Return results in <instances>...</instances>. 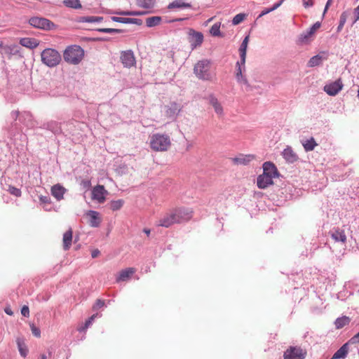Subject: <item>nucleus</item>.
Segmentation results:
<instances>
[{
	"label": "nucleus",
	"instance_id": "e433bc0d",
	"mask_svg": "<svg viewBox=\"0 0 359 359\" xmlns=\"http://www.w3.org/2000/svg\"><path fill=\"white\" fill-rule=\"evenodd\" d=\"M350 323V319L348 317L343 316L341 318H338L336 319L334 322V325L336 328L340 329L348 325Z\"/></svg>",
	"mask_w": 359,
	"mask_h": 359
},
{
	"label": "nucleus",
	"instance_id": "c85d7f7f",
	"mask_svg": "<svg viewBox=\"0 0 359 359\" xmlns=\"http://www.w3.org/2000/svg\"><path fill=\"white\" fill-rule=\"evenodd\" d=\"M20 44L24 47L34 49L39 46V43L37 39L26 37L20 40Z\"/></svg>",
	"mask_w": 359,
	"mask_h": 359
},
{
	"label": "nucleus",
	"instance_id": "5701e85b",
	"mask_svg": "<svg viewBox=\"0 0 359 359\" xmlns=\"http://www.w3.org/2000/svg\"><path fill=\"white\" fill-rule=\"evenodd\" d=\"M41 128L48 130L54 134H59L61 133L60 123L55 121H50L43 123L41 126Z\"/></svg>",
	"mask_w": 359,
	"mask_h": 359
},
{
	"label": "nucleus",
	"instance_id": "680f3d73",
	"mask_svg": "<svg viewBox=\"0 0 359 359\" xmlns=\"http://www.w3.org/2000/svg\"><path fill=\"white\" fill-rule=\"evenodd\" d=\"M48 355L45 353L41 354L39 357V359H47L48 357H50L52 355V351L50 349L48 350Z\"/></svg>",
	"mask_w": 359,
	"mask_h": 359
},
{
	"label": "nucleus",
	"instance_id": "aec40b11",
	"mask_svg": "<svg viewBox=\"0 0 359 359\" xmlns=\"http://www.w3.org/2000/svg\"><path fill=\"white\" fill-rule=\"evenodd\" d=\"M89 217V224L92 227H97L100 226L101 219L100 218V214L98 212L95 210H88L86 214Z\"/></svg>",
	"mask_w": 359,
	"mask_h": 359
},
{
	"label": "nucleus",
	"instance_id": "4c0bfd02",
	"mask_svg": "<svg viewBox=\"0 0 359 359\" xmlns=\"http://www.w3.org/2000/svg\"><path fill=\"white\" fill-rule=\"evenodd\" d=\"M103 18L100 16H84L81 17L80 22H100L102 21Z\"/></svg>",
	"mask_w": 359,
	"mask_h": 359
},
{
	"label": "nucleus",
	"instance_id": "69168bd1",
	"mask_svg": "<svg viewBox=\"0 0 359 359\" xmlns=\"http://www.w3.org/2000/svg\"><path fill=\"white\" fill-rule=\"evenodd\" d=\"M282 1H280V2L278 3H276L271 8L272 9V11H273L274 10L277 9L282 4Z\"/></svg>",
	"mask_w": 359,
	"mask_h": 359
},
{
	"label": "nucleus",
	"instance_id": "b1692460",
	"mask_svg": "<svg viewBox=\"0 0 359 359\" xmlns=\"http://www.w3.org/2000/svg\"><path fill=\"white\" fill-rule=\"evenodd\" d=\"M249 42V36H246L243 40L241 45L239 48V53H240V61H241V64L243 65V68L245 69V59H246V53L248 44Z\"/></svg>",
	"mask_w": 359,
	"mask_h": 359
},
{
	"label": "nucleus",
	"instance_id": "0eeeda50",
	"mask_svg": "<svg viewBox=\"0 0 359 359\" xmlns=\"http://www.w3.org/2000/svg\"><path fill=\"white\" fill-rule=\"evenodd\" d=\"M188 41L190 43L191 50H194L202 44L203 41V35L200 32H196L193 29H189L188 32Z\"/></svg>",
	"mask_w": 359,
	"mask_h": 359
},
{
	"label": "nucleus",
	"instance_id": "ddd939ff",
	"mask_svg": "<svg viewBox=\"0 0 359 359\" xmlns=\"http://www.w3.org/2000/svg\"><path fill=\"white\" fill-rule=\"evenodd\" d=\"M121 61L125 67L130 68L135 65V58L132 50L123 51L121 55Z\"/></svg>",
	"mask_w": 359,
	"mask_h": 359
},
{
	"label": "nucleus",
	"instance_id": "c756f323",
	"mask_svg": "<svg viewBox=\"0 0 359 359\" xmlns=\"http://www.w3.org/2000/svg\"><path fill=\"white\" fill-rule=\"evenodd\" d=\"M348 344H344L341 346L332 355L331 359H343L345 358L348 354Z\"/></svg>",
	"mask_w": 359,
	"mask_h": 359
},
{
	"label": "nucleus",
	"instance_id": "3c124183",
	"mask_svg": "<svg viewBox=\"0 0 359 359\" xmlns=\"http://www.w3.org/2000/svg\"><path fill=\"white\" fill-rule=\"evenodd\" d=\"M105 305V303H104V300H102V299H97L95 302V304H94L93 306V309L94 310H97L100 308H102L103 306H104Z\"/></svg>",
	"mask_w": 359,
	"mask_h": 359
},
{
	"label": "nucleus",
	"instance_id": "ea45409f",
	"mask_svg": "<svg viewBox=\"0 0 359 359\" xmlns=\"http://www.w3.org/2000/svg\"><path fill=\"white\" fill-rule=\"evenodd\" d=\"M64 4L67 7L75 9L81 8L79 0H65Z\"/></svg>",
	"mask_w": 359,
	"mask_h": 359
},
{
	"label": "nucleus",
	"instance_id": "a211bd4d",
	"mask_svg": "<svg viewBox=\"0 0 359 359\" xmlns=\"http://www.w3.org/2000/svg\"><path fill=\"white\" fill-rule=\"evenodd\" d=\"M176 224V220L175 219V215H173L172 211L168 212L165 214L163 217L159 219L158 226L163 227H169L171 225Z\"/></svg>",
	"mask_w": 359,
	"mask_h": 359
},
{
	"label": "nucleus",
	"instance_id": "052dcab7",
	"mask_svg": "<svg viewBox=\"0 0 359 359\" xmlns=\"http://www.w3.org/2000/svg\"><path fill=\"white\" fill-rule=\"evenodd\" d=\"M354 15L355 16V19L353 21V23L359 20V5L354 9Z\"/></svg>",
	"mask_w": 359,
	"mask_h": 359
},
{
	"label": "nucleus",
	"instance_id": "20e7f679",
	"mask_svg": "<svg viewBox=\"0 0 359 359\" xmlns=\"http://www.w3.org/2000/svg\"><path fill=\"white\" fill-rule=\"evenodd\" d=\"M170 144V137L167 135L154 134L152 135L150 141L151 149L158 151L168 150Z\"/></svg>",
	"mask_w": 359,
	"mask_h": 359
},
{
	"label": "nucleus",
	"instance_id": "37998d69",
	"mask_svg": "<svg viewBox=\"0 0 359 359\" xmlns=\"http://www.w3.org/2000/svg\"><path fill=\"white\" fill-rule=\"evenodd\" d=\"M220 24L219 23H215L214 24L210 29V32L213 36H220Z\"/></svg>",
	"mask_w": 359,
	"mask_h": 359
},
{
	"label": "nucleus",
	"instance_id": "a18cd8bd",
	"mask_svg": "<svg viewBox=\"0 0 359 359\" xmlns=\"http://www.w3.org/2000/svg\"><path fill=\"white\" fill-rule=\"evenodd\" d=\"M245 18V15L244 13H238L236 15L232 20L233 25H237L240 24L241 22L244 20Z\"/></svg>",
	"mask_w": 359,
	"mask_h": 359
},
{
	"label": "nucleus",
	"instance_id": "09e8293b",
	"mask_svg": "<svg viewBox=\"0 0 359 359\" xmlns=\"http://www.w3.org/2000/svg\"><path fill=\"white\" fill-rule=\"evenodd\" d=\"M31 330L33 334L36 337H40L41 336V330L39 327H36L34 324L30 325Z\"/></svg>",
	"mask_w": 359,
	"mask_h": 359
},
{
	"label": "nucleus",
	"instance_id": "423d86ee",
	"mask_svg": "<svg viewBox=\"0 0 359 359\" xmlns=\"http://www.w3.org/2000/svg\"><path fill=\"white\" fill-rule=\"evenodd\" d=\"M29 24L34 28L50 31L56 29L57 25L50 20L42 17H32Z\"/></svg>",
	"mask_w": 359,
	"mask_h": 359
},
{
	"label": "nucleus",
	"instance_id": "f03ea898",
	"mask_svg": "<svg viewBox=\"0 0 359 359\" xmlns=\"http://www.w3.org/2000/svg\"><path fill=\"white\" fill-rule=\"evenodd\" d=\"M211 62L208 59L198 61L194 67V74L200 80L211 81L213 74L210 71Z\"/></svg>",
	"mask_w": 359,
	"mask_h": 359
},
{
	"label": "nucleus",
	"instance_id": "f3484780",
	"mask_svg": "<svg viewBox=\"0 0 359 359\" xmlns=\"http://www.w3.org/2000/svg\"><path fill=\"white\" fill-rule=\"evenodd\" d=\"M263 173L267 175H270L271 177L275 178L278 177L279 175L277 168L270 161H266L263 164Z\"/></svg>",
	"mask_w": 359,
	"mask_h": 359
},
{
	"label": "nucleus",
	"instance_id": "72a5a7b5",
	"mask_svg": "<svg viewBox=\"0 0 359 359\" xmlns=\"http://www.w3.org/2000/svg\"><path fill=\"white\" fill-rule=\"evenodd\" d=\"M302 145L306 151H311L317 146V143L313 137H311L310 139L302 142Z\"/></svg>",
	"mask_w": 359,
	"mask_h": 359
},
{
	"label": "nucleus",
	"instance_id": "dca6fc26",
	"mask_svg": "<svg viewBox=\"0 0 359 359\" xmlns=\"http://www.w3.org/2000/svg\"><path fill=\"white\" fill-rule=\"evenodd\" d=\"M273 177L270 175H267L266 174L262 173L259 175L257 179V184L259 189H264L267 188L269 186L273 184Z\"/></svg>",
	"mask_w": 359,
	"mask_h": 359
},
{
	"label": "nucleus",
	"instance_id": "e2e57ef3",
	"mask_svg": "<svg viewBox=\"0 0 359 359\" xmlns=\"http://www.w3.org/2000/svg\"><path fill=\"white\" fill-rule=\"evenodd\" d=\"M332 3V0H327V3H326V5H325V9H324V11H323V15H325V13L327 12L328 8L330 7V4Z\"/></svg>",
	"mask_w": 359,
	"mask_h": 359
},
{
	"label": "nucleus",
	"instance_id": "0e129e2a",
	"mask_svg": "<svg viewBox=\"0 0 359 359\" xmlns=\"http://www.w3.org/2000/svg\"><path fill=\"white\" fill-rule=\"evenodd\" d=\"M99 255H100V251L98 250H95L91 253V256L93 258L97 257Z\"/></svg>",
	"mask_w": 359,
	"mask_h": 359
},
{
	"label": "nucleus",
	"instance_id": "58836bf2",
	"mask_svg": "<svg viewBox=\"0 0 359 359\" xmlns=\"http://www.w3.org/2000/svg\"><path fill=\"white\" fill-rule=\"evenodd\" d=\"M112 13L120 15H127V16H140L144 15L146 12L144 11H115L112 12Z\"/></svg>",
	"mask_w": 359,
	"mask_h": 359
},
{
	"label": "nucleus",
	"instance_id": "c03bdc74",
	"mask_svg": "<svg viewBox=\"0 0 359 359\" xmlns=\"http://www.w3.org/2000/svg\"><path fill=\"white\" fill-rule=\"evenodd\" d=\"M97 31L100 32L108 33V34H118V33L123 32V31L121 29H114V28H100V29H98Z\"/></svg>",
	"mask_w": 359,
	"mask_h": 359
},
{
	"label": "nucleus",
	"instance_id": "1a4fd4ad",
	"mask_svg": "<svg viewBox=\"0 0 359 359\" xmlns=\"http://www.w3.org/2000/svg\"><path fill=\"white\" fill-rule=\"evenodd\" d=\"M306 355L304 352L300 347L290 346L284 352V359H304Z\"/></svg>",
	"mask_w": 359,
	"mask_h": 359
},
{
	"label": "nucleus",
	"instance_id": "a878e982",
	"mask_svg": "<svg viewBox=\"0 0 359 359\" xmlns=\"http://www.w3.org/2000/svg\"><path fill=\"white\" fill-rule=\"evenodd\" d=\"M111 19L114 22L123 24H135L137 25H141L142 24V20L139 18H128L113 16L111 18Z\"/></svg>",
	"mask_w": 359,
	"mask_h": 359
},
{
	"label": "nucleus",
	"instance_id": "9d476101",
	"mask_svg": "<svg viewBox=\"0 0 359 359\" xmlns=\"http://www.w3.org/2000/svg\"><path fill=\"white\" fill-rule=\"evenodd\" d=\"M343 88V83L341 79H338L334 82L328 83L324 86V90L331 96H334L339 91L341 90Z\"/></svg>",
	"mask_w": 359,
	"mask_h": 359
},
{
	"label": "nucleus",
	"instance_id": "79ce46f5",
	"mask_svg": "<svg viewBox=\"0 0 359 359\" xmlns=\"http://www.w3.org/2000/svg\"><path fill=\"white\" fill-rule=\"evenodd\" d=\"M346 19H347V13L346 12H343L340 15L339 23L337 28V32H339L341 31L344 24L346 22Z\"/></svg>",
	"mask_w": 359,
	"mask_h": 359
},
{
	"label": "nucleus",
	"instance_id": "9b49d317",
	"mask_svg": "<svg viewBox=\"0 0 359 359\" xmlns=\"http://www.w3.org/2000/svg\"><path fill=\"white\" fill-rule=\"evenodd\" d=\"M180 111V105L175 102L165 106V115L171 120H175Z\"/></svg>",
	"mask_w": 359,
	"mask_h": 359
},
{
	"label": "nucleus",
	"instance_id": "412c9836",
	"mask_svg": "<svg viewBox=\"0 0 359 359\" xmlns=\"http://www.w3.org/2000/svg\"><path fill=\"white\" fill-rule=\"evenodd\" d=\"M208 100L210 104H211L214 108L215 113L218 116H222L224 115L223 107L220 102L218 101L217 98L215 97L213 95H210L208 97Z\"/></svg>",
	"mask_w": 359,
	"mask_h": 359
},
{
	"label": "nucleus",
	"instance_id": "2eb2a0df",
	"mask_svg": "<svg viewBox=\"0 0 359 359\" xmlns=\"http://www.w3.org/2000/svg\"><path fill=\"white\" fill-rule=\"evenodd\" d=\"M245 68H243V65L241 64V61H238L236 62V79L239 83L243 84L248 87L250 86V84L248 81V79L245 76L243 75V71H245Z\"/></svg>",
	"mask_w": 359,
	"mask_h": 359
},
{
	"label": "nucleus",
	"instance_id": "bb28decb",
	"mask_svg": "<svg viewBox=\"0 0 359 359\" xmlns=\"http://www.w3.org/2000/svg\"><path fill=\"white\" fill-rule=\"evenodd\" d=\"M330 235L332 238L335 242H341L342 243H345L346 241V236L343 230H340L339 229H334L330 231Z\"/></svg>",
	"mask_w": 359,
	"mask_h": 359
},
{
	"label": "nucleus",
	"instance_id": "6e6552de",
	"mask_svg": "<svg viewBox=\"0 0 359 359\" xmlns=\"http://www.w3.org/2000/svg\"><path fill=\"white\" fill-rule=\"evenodd\" d=\"M176 223H182L189 220L192 217V211L189 208H180L172 210Z\"/></svg>",
	"mask_w": 359,
	"mask_h": 359
},
{
	"label": "nucleus",
	"instance_id": "13d9d810",
	"mask_svg": "<svg viewBox=\"0 0 359 359\" xmlns=\"http://www.w3.org/2000/svg\"><path fill=\"white\" fill-rule=\"evenodd\" d=\"M302 1L305 8H309L313 5V0H302Z\"/></svg>",
	"mask_w": 359,
	"mask_h": 359
},
{
	"label": "nucleus",
	"instance_id": "5fc2aeb1",
	"mask_svg": "<svg viewBox=\"0 0 359 359\" xmlns=\"http://www.w3.org/2000/svg\"><path fill=\"white\" fill-rule=\"evenodd\" d=\"M21 313L25 317H28L29 316V309L27 306H23L21 309Z\"/></svg>",
	"mask_w": 359,
	"mask_h": 359
},
{
	"label": "nucleus",
	"instance_id": "4d7b16f0",
	"mask_svg": "<svg viewBox=\"0 0 359 359\" xmlns=\"http://www.w3.org/2000/svg\"><path fill=\"white\" fill-rule=\"evenodd\" d=\"M351 344H358L359 343V332L354 335L349 341Z\"/></svg>",
	"mask_w": 359,
	"mask_h": 359
},
{
	"label": "nucleus",
	"instance_id": "864d4df0",
	"mask_svg": "<svg viewBox=\"0 0 359 359\" xmlns=\"http://www.w3.org/2000/svg\"><path fill=\"white\" fill-rule=\"evenodd\" d=\"M19 352L22 357H25L27 355L28 350L26 348H23L20 343H18Z\"/></svg>",
	"mask_w": 359,
	"mask_h": 359
},
{
	"label": "nucleus",
	"instance_id": "338daca9",
	"mask_svg": "<svg viewBox=\"0 0 359 359\" xmlns=\"http://www.w3.org/2000/svg\"><path fill=\"white\" fill-rule=\"evenodd\" d=\"M44 210H46V211H49L51 210V207H50V205H44V207H43Z\"/></svg>",
	"mask_w": 359,
	"mask_h": 359
},
{
	"label": "nucleus",
	"instance_id": "4be33fe9",
	"mask_svg": "<svg viewBox=\"0 0 359 359\" xmlns=\"http://www.w3.org/2000/svg\"><path fill=\"white\" fill-rule=\"evenodd\" d=\"M66 191V189L60 184L53 185L50 190L52 196H54L58 201L63 199L64 194H65Z\"/></svg>",
	"mask_w": 359,
	"mask_h": 359
},
{
	"label": "nucleus",
	"instance_id": "de8ad7c7",
	"mask_svg": "<svg viewBox=\"0 0 359 359\" xmlns=\"http://www.w3.org/2000/svg\"><path fill=\"white\" fill-rule=\"evenodd\" d=\"M8 191L11 194L16 196V197H19L21 196V191L20 189L18 188H16L15 187H13V186H9L8 187Z\"/></svg>",
	"mask_w": 359,
	"mask_h": 359
},
{
	"label": "nucleus",
	"instance_id": "bf43d9fd",
	"mask_svg": "<svg viewBox=\"0 0 359 359\" xmlns=\"http://www.w3.org/2000/svg\"><path fill=\"white\" fill-rule=\"evenodd\" d=\"M270 12H272V9L271 8H265L259 15V18H261V17H262V16L269 13Z\"/></svg>",
	"mask_w": 359,
	"mask_h": 359
},
{
	"label": "nucleus",
	"instance_id": "cd10ccee",
	"mask_svg": "<svg viewBox=\"0 0 359 359\" xmlns=\"http://www.w3.org/2000/svg\"><path fill=\"white\" fill-rule=\"evenodd\" d=\"M135 269L134 268H127L120 271L118 276L116 277V282L126 281L128 280L134 273Z\"/></svg>",
	"mask_w": 359,
	"mask_h": 359
},
{
	"label": "nucleus",
	"instance_id": "2f4dec72",
	"mask_svg": "<svg viewBox=\"0 0 359 359\" xmlns=\"http://www.w3.org/2000/svg\"><path fill=\"white\" fill-rule=\"evenodd\" d=\"M72 241V231L69 229L63 235V248L65 250H68L71 245Z\"/></svg>",
	"mask_w": 359,
	"mask_h": 359
},
{
	"label": "nucleus",
	"instance_id": "774afa93",
	"mask_svg": "<svg viewBox=\"0 0 359 359\" xmlns=\"http://www.w3.org/2000/svg\"><path fill=\"white\" fill-rule=\"evenodd\" d=\"M5 312L10 316H11L13 314V312L10 309H6Z\"/></svg>",
	"mask_w": 359,
	"mask_h": 359
},
{
	"label": "nucleus",
	"instance_id": "8fccbe9b",
	"mask_svg": "<svg viewBox=\"0 0 359 359\" xmlns=\"http://www.w3.org/2000/svg\"><path fill=\"white\" fill-rule=\"evenodd\" d=\"M39 201L44 205H50V198L48 196H41Z\"/></svg>",
	"mask_w": 359,
	"mask_h": 359
},
{
	"label": "nucleus",
	"instance_id": "49530a36",
	"mask_svg": "<svg viewBox=\"0 0 359 359\" xmlns=\"http://www.w3.org/2000/svg\"><path fill=\"white\" fill-rule=\"evenodd\" d=\"M313 35V34L311 32H310V30H309V29L304 32L299 36V41L302 42V43H305L306 42L309 38Z\"/></svg>",
	"mask_w": 359,
	"mask_h": 359
},
{
	"label": "nucleus",
	"instance_id": "603ef678",
	"mask_svg": "<svg viewBox=\"0 0 359 359\" xmlns=\"http://www.w3.org/2000/svg\"><path fill=\"white\" fill-rule=\"evenodd\" d=\"M97 314L93 315L90 318H89L85 323V326L83 329L88 328L93 323L94 319L97 317Z\"/></svg>",
	"mask_w": 359,
	"mask_h": 359
},
{
	"label": "nucleus",
	"instance_id": "4468645a",
	"mask_svg": "<svg viewBox=\"0 0 359 359\" xmlns=\"http://www.w3.org/2000/svg\"><path fill=\"white\" fill-rule=\"evenodd\" d=\"M107 193L103 185H97L92 190V198L99 203H103Z\"/></svg>",
	"mask_w": 359,
	"mask_h": 359
},
{
	"label": "nucleus",
	"instance_id": "473e14b6",
	"mask_svg": "<svg viewBox=\"0 0 359 359\" xmlns=\"http://www.w3.org/2000/svg\"><path fill=\"white\" fill-rule=\"evenodd\" d=\"M191 5L189 3H185L183 0H175L172 2L170 3L168 8L173 9V8H191Z\"/></svg>",
	"mask_w": 359,
	"mask_h": 359
},
{
	"label": "nucleus",
	"instance_id": "c9c22d12",
	"mask_svg": "<svg viewBox=\"0 0 359 359\" xmlns=\"http://www.w3.org/2000/svg\"><path fill=\"white\" fill-rule=\"evenodd\" d=\"M156 3V0H137V5L139 7L150 9L152 8Z\"/></svg>",
	"mask_w": 359,
	"mask_h": 359
},
{
	"label": "nucleus",
	"instance_id": "6ab92c4d",
	"mask_svg": "<svg viewBox=\"0 0 359 359\" xmlns=\"http://www.w3.org/2000/svg\"><path fill=\"white\" fill-rule=\"evenodd\" d=\"M282 155L285 160L290 163H293L298 160V156L290 146L283 151Z\"/></svg>",
	"mask_w": 359,
	"mask_h": 359
},
{
	"label": "nucleus",
	"instance_id": "f8f14e48",
	"mask_svg": "<svg viewBox=\"0 0 359 359\" xmlns=\"http://www.w3.org/2000/svg\"><path fill=\"white\" fill-rule=\"evenodd\" d=\"M20 46L16 44L13 45H0V53L2 55H6L11 57L13 55H18L20 54Z\"/></svg>",
	"mask_w": 359,
	"mask_h": 359
},
{
	"label": "nucleus",
	"instance_id": "7c9ffc66",
	"mask_svg": "<svg viewBox=\"0 0 359 359\" xmlns=\"http://www.w3.org/2000/svg\"><path fill=\"white\" fill-rule=\"evenodd\" d=\"M322 54L326 55L325 57H323L320 54H318L315 56H313L308 62V67H313L318 66L321 64L323 60L327 59V53L325 52L321 53Z\"/></svg>",
	"mask_w": 359,
	"mask_h": 359
},
{
	"label": "nucleus",
	"instance_id": "6e6d98bb",
	"mask_svg": "<svg viewBox=\"0 0 359 359\" xmlns=\"http://www.w3.org/2000/svg\"><path fill=\"white\" fill-rule=\"evenodd\" d=\"M320 27V22H317L315 24H313L309 29L310 32H311L313 34L315 33V32Z\"/></svg>",
	"mask_w": 359,
	"mask_h": 359
},
{
	"label": "nucleus",
	"instance_id": "39448f33",
	"mask_svg": "<svg viewBox=\"0 0 359 359\" xmlns=\"http://www.w3.org/2000/svg\"><path fill=\"white\" fill-rule=\"evenodd\" d=\"M11 116L16 121L19 119V121L28 128H34L36 126V121L34 120L32 114L29 111L20 112L18 110L12 111L11 112Z\"/></svg>",
	"mask_w": 359,
	"mask_h": 359
},
{
	"label": "nucleus",
	"instance_id": "7ed1b4c3",
	"mask_svg": "<svg viewBox=\"0 0 359 359\" xmlns=\"http://www.w3.org/2000/svg\"><path fill=\"white\" fill-rule=\"evenodd\" d=\"M41 62L49 67L57 66L61 61V55L57 50L48 48L41 53Z\"/></svg>",
	"mask_w": 359,
	"mask_h": 359
},
{
	"label": "nucleus",
	"instance_id": "393cba45",
	"mask_svg": "<svg viewBox=\"0 0 359 359\" xmlns=\"http://www.w3.org/2000/svg\"><path fill=\"white\" fill-rule=\"evenodd\" d=\"M255 159V156L252 154L244 155L240 154L239 156L232 159L233 162L236 165H248L250 162Z\"/></svg>",
	"mask_w": 359,
	"mask_h": 359
},
{
	"label": "nucleus",
	"instance_id": "a19ab883",
	"mask_svg": "<svg viewBox=\"0 0 359 359\" xmlns=\"http://www.w3.org/2000/svg\"><path fill=\"white\" fill-rule=\"evenodd\" d=\"M123 203H124V201L122 199H119L117 201H113L111 202L110 208L113 211L118 210L122 208V206L123 205Z\"/></svg>",
	"mask_w": 359,
	"mask_h": 359
},
{
	"label": "nucleus",
	"instance_id": "f704fd0d",
	"mask_svg": "<svg viewBox=\"0 0 359 359\" xmlns=\"http://www.w3.org/2000/svg\"><path fill=\"white\" fill-rule=\"evenodd\" d=\"M162 20L160 16H152L146 19V25L148 27H153L158 25Z\"/></svg>",
	"mask_w": 359,
	"mask_h": 359
},
{
	"label": "nucleus",
	"instance_id": "f257e3e1",
	"mask_svg": "<svg viewBox=\"0 0 359 359\" xmlns=\"http://www.w3.org/2000/svg\"><path fill=\"white\" fill-rule=\"evenodd\" d=\"M64 60L70 65H79L84 57L83 49L76 45L69 46L63 53Z\"/></svg>",
	"mask_w": 359,
	"mask_h": 359
}]
</instances>
